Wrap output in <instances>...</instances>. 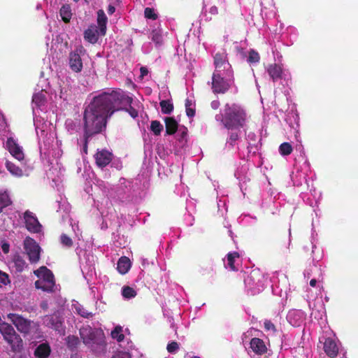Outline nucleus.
Returning a JSON list of instances; mask_svg holds the SVG:
<instances>
[{"label":"nucleus","mask_w":358,"mask_h":358,"mask_svg":"<svg viewBox=\"0 0 358 358\" xmlns=\"http://www.w3.org/2000/svg\"><path fill=\"white\" fill-rule=\"evenodd\" d=\"M132 101V98L122 92H104L96 96L84 111V133L92 136L101 133L106 127L108 117Z\"/></svg>","instance_id":"nucleus-1"},{"label":"nucleus","mask_w":358,"mask_h":358,"mask_svg":"<svg viewBox=\"0 0 358 358\" xmlns=\"http://www.w3.org/2000/svg\"><path fill=\"white\" fill-rule=\"evenodd\" d=\"M246 113L239 105H225V129H227L228 138L227 143L234 146L241 135V129L243 128L246 122Z\"/></svg>","instance_id":"nucleus-2"},{"label":"nucleus","mask_w":358,"mask_h":358,"mask_svg":"<svg viewBox=\"0 0 358 358\" xmlns=\"http://www.w3.org/2000/svg\"><path fill=\"white\" fill-rule=\"evenodd\" d=\"M80 338L83 343L94 352H100L103 350L106 343L103 334L92 328L90 325L83 326L80 329Z\"/></svg>","instance_id":"nucleus-3"},{"label":"nucleus","mask_w":358,"mask_h":358,"mask_svg":"<svg viewBox=\"0 0 358 358\" xmlns=\"http://www.w3.org/2000/svg\"><path fill=\"white\" fill-rule=\"evenodd\" d=\"M0 334L3 340L10 346L12 352L17 354L22 352L24 350L23 340L11 324L6 322H1Z\"/></svg>","instance_id":"nucleus-4"},{"label":"nucleus","mask_w":358,"mask_h":358,"mask_svg":"<svg viewBox=\"0 0 358 358\" xmlns=\"http://www.w3.org/2000/svg\"><path fill=\"white\" fill-rule=\"evenodd\" d=\"M7 318L16 327L20 333L24 336L29 334L31 329V320L16 313H8Z\"/></svg>","instance_id":"nucleus-5"},{"label":"nucleus","mask_w":358,"mask_h":358,"mask_svg":"<svg viewBox=\"0 0 358 358\" xmlns=\"http://www.w3.org/2000/svg\"><path fill=\"white\" fill-rule=\"evenodd\" d=\"M85 49L80 45L74 50L71 51L69 55V65L71 70L74 73H80L83 69L82 55L85 53Z\"/></svg>","instance_id":"nucleus-6"},{"label":"nucleus","mask_w":358,"mask_h":358,"mask_svg":"<svg viewBox=\"0 0 358 358\" xmlns=\"http://www.w3.org/2000/svg\"><path fill=\"white\" fill-rule=\"evenodd\" d=\"M24 248L31 263L39 261L41 248L34 239L27 237L24 241Z\"/></svg>","instance_id":"nucleus-7"},{"label":"nucleus","mask_w":358,"mask_h":358,"mask_svg":"<svg viewBox=\"0 0 358 358\" xmlns=\"http://www.w3.org/2000/svg\"><path fill=\"white\" fill-rule=\"evenodd\" d=\"M24 219L26 229L31 233H39L41 231V224L34 214L26 210L24 213Z\"/></svg>","instance_id":"nucleus-8"},{"label":"nucleus","mask_w":358,"mask_h":358,"mask_svg":"<svg viewBox=\"0 0 358 358\" xmlns=\"http://www.w3.org/2000/svg\"><path fill=\"white\" fill-rule=\"evenodd\" d=\"M6 146L10 154L19 161H22L24 158V155L22 150V148L19 145L16 141L9 137L7 138Z\"/></svg>","instance_id":"nucleus-9"},{"label":"nucleus","mask_w":358,"mask_h":358,"mask_svg":"<svg viewBox=\"0 0 358 358\" xmlns=\"http://www.w3.org/2000/svg\"><path fill=\"white\" fill-rule=\"evenodd\" d=\"M43 322L50 328H52L57 331H62L63 321L59 313H55L52 315H46L43 318Z\"/></svg>","instance_id":"nucleus-10"},{"label":"nucleus","mask_w":358,"mask_h":358,"mask_svg":"<svg viewBox=\"0 0 358 358\" xmlns=\"http://www.w3.org/2000/svg\"><path fill=\"white\" fill-rule=\"evenodd\" d=\"M96 164L100 167L103 168L108 165L113 159V154L106 149L98 150L94 155Z\"/></svg>","instance_id":"nucleus-11"},{"label":"nucleus","mask_w":358,"mask_h":358,"mask_svg":"<svg viewBox=\"0 0 358 358\" xmlns=\"http://www.w3.org/2000/svg\"><path fill=\"white\" fill-rule=\"evenodd\" d=\"M261 276L259 271H252L250 274L245 279V283L252 289H259L262 286L259 277Z\"/></svg>","instance_id":"nucleus-12"},{"label":"nucleus","mask_w":358,"mask_h":358,"mask_svg":"<svg viewBox=\"0 0 358 358\" xmlns=\"http://www.w3.org/2000/svg\"><path fill=\"white\" fill-rule=\"evenodd\" d=\"M212 89L215 94L224 92V78L215 70L212 78Z\"/></svg>","instance_id":"nucleus-13"},{"label":"nucleus","mask_w":358,"mask_h":358,"mask_svg":"<svg viewBox=\"0 0 358 358\" xmlns=\"http://www.w3.org/2000/svg\"><path fill=\"white\" fill-rule=\"evenodd\" d=\"M231 90L233 94L238 92V88L234 83V77L231 66L227 69H225V92Z\"/></svg>","instance_id":"nucleus-14"},{"label":"nucleus","mask_w":358,"mask_h":358,"mask_svg":"<svg viewBox=\"0 0 358 358\" xmlns=\"http://www.w3.org/2000/svg\"><path fill=\"white\" fill-rule=\"evenodd\" d=\"M324 350L329 357H334L338 354V348L332 338H327L324 343Z\"/></svg>","instance_id":"nucleus-15"},{"label":"nucleus","mask_w":358,"mask_h":358,"mask_svg":"<svg viewBox=\"0 0 358 358\" xmlns=\"http://www.w3.org/2000/svg\"><path fill=\"white\" fill-rule=\"evenodd\" d=\"M34 273L40 278L38 280H44L50 282H55V278L52 272L45 266H41L34 271Z\"/></svg>","instance_id":"nucleus-16"},{"label":"nucleus","mask_w":358,"mask_h":358,"mask_svg":"<svg viewBox=\"0 0 358 358\" xmlns=\"http://www.w3.org/2000/svg\"><path fill=\"white\" fill-rule=\"evenodd\" d=\"M51 353V348L48 343H43L38 345L34 350L36 358H48Z\"/></svg>","instance_id":"nucleus-17"},{"label":"nucleus","mask_w":358,"mask_h":358,"mask_svg":"<svg viewBox=\"0 0 358 358\" xmlns=\"http://www.w3.org/2000/svg\"><path fill=\"white\" fill-rule=\"evenodd\" d=\"M267 72L273 82L282 78V68L277 64H270L267 68Z\"/></svg>","instance_id":"nucleus-18"},{"label":"nucleus","mask_w":358,"mask_h":358,"mask_svg":"<svg viewBox=\"0 0 358 358\" xmlns=\"http://www.w3.org/2000/svg\"><path fill=\"white\" fill-rule=\"evenodd\" d=\"M166 133L168 135L174 134L178 128V123L173 117H166L164 119Z\"/></svg>","instance_id":"nucleus-19"},{"label":"nucleus","mask_w":358,"mask_h":358,"mask_svg":"<svg viewBox=\"0 0 358 358\" xmlns=\"http://www.w3.org/2000/svg\"><path fill=\"white\" fill-rule=\"evenodd\" d=\"M250 348L257 354L262 355L266 350L264 341L258 338H253L250 341Z\"/></svg>","instance_id":"nucleus-20"},{"label":"nucleus","mask_w":358,"mask_h":358,"mask_svg":"<svg viewBox=\"0 0 358 358\" xmlns=\"http://www.w3.org/2000/svg\"><path fill=\"white\" fill-rule=\"evenodd\" d=\"M13 203L10 195L7 190H0V213Z\"/></svg>","instance_id":"nucleus-21"},{"label":"nucleus","mask_w":358,"mask_h":358,"mask_svg":"<svg viewBox=\"0 0 358 358\" xmlns=\"http://www.w3.org/2000/svg\"><path fill=\"white\" fill-rule=\"evenodd\" d=\"M84 38L90 43H96L98 41V31L96 27H90L84 32Z\"/></svg>","instance_id":"nucleus-22"},{"label":"nucleus","mask_w":358,"mask_h":358,"mask_svg":"<svg viewBox=\"0 0 358 358\" xmlns=\"http://www.w3.org/2000/svg\"><path fill=\"white\" fill-rule=\"evenodd\" d=\"M131 267V262L130 259L125 257H121L118 262L117 265V269L121 274H125L127 273Z\"/></svg>","instance_id":"nucleus-23"},{"label":"nucleus","mask_w":358,"mask_h":358,"mask_svg":"<svg viewBox=\"0 0 358 358\" xmlns=\"http://www.w3.org/2000/svg\"><path fill=\"white\" fill-rule=\"evenodd\" d=\"M107 21L108 19L104 11L103 10H99L97 11V23L101 35L106 34Z\"/></svg>","instance_id":"nucleus-24"},{"label":"nucleus","mask_w":358,"mask_h":358,"mask_svg":"<svg viewBox=\"0 0 358 358\" xmlns=\"http://www.w3.org/2000/svg\"><path fill=\"white\" fill-rule=\"evenodd\" d=\"M59 15L64 22L69 23L73 15L71 6L69 4H64L60 8Z\"/></svg>","instance_id":"nucleus-25"},{"label":"nucleus","mask_w":358,"mask_h":358,"mask_svg":"<svg viewBox=\"0 0 358 358\" xmlns=\"http://www.w3.org/2000/svg\"><path fill=\"white\" fill-rule=\"evenodd\" d=\"M239 261V254L236 252H229L227 255L228 266L231 271H238V266L239 263L236 262Z\"/></svg>","instance_id":"nucleus-26"},{"label":"nucleus","mask_w":358,"mask_h":358,"mask_svg":"<svg viewBox=\"0 0 358 358\" xmlns=\"http://www.w3.org/2000/svg\"><path fill=\"white\" fill-rule=\"evenodd\" d=\"M55 285V282H50L44 280H36L35 282L36 288L48 292H53Z\"/></svg>","instance_id":"nucleus-27"},{"label":"nucleus","mask_w":358,"mask_h":358,"mask_svg":"<svg viewBox=\"0 0 358 358\" xmlns=\"http://www.w3.org/2000/svg\"><path fill=\"white\" fill-rule=\"evenodd\" d=\"M46 102V97L43 92L34 94L32 97V103L37 107L40 108L44 106Z\"/></svg>","instance_id":"nucleus-28"},{"label":"nucleus","mask_w":358,"mask_h":358,"mask_svg":"<svg viewBox=\"0 0 358 358\" xmlns=\"http://www.w3.org/2000/svg\"><path fill=\"white\" fill-rule=\"evenodd\" d=\"M161 110L163 114H171L173 110V104L170 100H162L159 102Z\"/></svg>","instance_id":"nucleus-29"},{"label":"nucleus","mask_w":358,"mask_h":358,"mask_svg":"<svg viewBox=\"0 0 358 358\" xmlns=\"http://www.w3.org/2000/svg\"><path fill=\"white\" fill-rule=\"evenodd\" d=\"M6 167L13 176H21L22 175V170L11 162H6Z\"/></svg>","instance_id":"nucleus-30"},{"label":"nucleus","mask_w":358,"mask_h":358,"mask_svg":"<svg viewBox=\"0 0 358 358\" xmlns=\"http://www.w3.org/2000/svg\"><path fill=\"white\" fill-rule=\"evenodd\" d=\"M14 266L15 268L16 271L17 272H22L24 268L26 267V262L23 259L22 257L17 255L14 257Z\"/></svg>","instance_id":"nucleus-31"},{"label":"nucleus","mask_w":358,"mask_h":358,"mask_svg":"<svg viewBox=\"0 0 358 358\" xmlns=\"http://www.w3.org/2000/svg\"><path fill=\"white\" fill-rule=\"evenodd\" d=\"M122 294L126 299H131L136 296V292L129 286H124L122 287Z\"/></svg>","instance_id":"nucleus-32"},{"label":"nucleus","mask_w":358,"mask_h":358,"mask_svg":"<svg viewBox=\"0 0 358 358\" xmlns=\"http://www.w3.org/2000/svg\"><path fill=\"white\" fill-rule=\"evenodd\" d=\"M150 129L155 135L159 136L163 130V126L159 121L153 120L151 122Z\"/></svg>","instance_id":"nucleus-33"},{"label":"nucleus","mask_w":358,"mask_h":358,"mask_svg":"<svg viewBox=\"0 0 358 358\" xmlns=\"http://www.w3.org/2000/svg\"><path fill=\"white\" fill-rule=\"evenodd\" d=\"M122 329L121 327H116L112 331L111 336L113 338L117 339V341H122L124 338V334L122 333Z\"/></svg>","instance_id":"nucleus-34"},{"label":"nucleus","mask_w":358,"mask_h":358,"mask_svg":"<svg viewBox=\"0 0 358 358\" xmlns=\"http://www.w3.org/2000/svg\"><path fill=\"white\" fill-rule=\"evenodd\" d=\"M280 152L282 155H289L292 151V147L289 143H283L280 145Z\"/></svg>","instance_id":"nucleus-35"},{"label":"nucleus","mask_w":358,"mask_h":358,"mask_svg":"<svg viewBox=\"0 0 358 358\" xmlns=\"http://www.w3.org/2000/svg\"><path fill=\"white\" fill-rule=\"evenodd\" d=\"M151 38L153 42L157 45H161L162 43V36L157 30H153L151 33Z\"/></svg>","instance_id":"nucleus-36"},{"label":"nucleus","mask_w":358,"mask_h":358,"mask_svg":"<svg viewBox=\"0 0 358 358\" xmlns=\"http://www.w3.org/2000/svg\"><path fill=\"white\" fill-rule=\"evenodd\" d=\"M214 64L215 66L216 70L218 68H221L224 64V60L222 57V55L220 53H217L214 57Z\"/></svg>","instance_id":"nucleus-37"},{"label":"nucleus","mask_w":358,"mask_h":358,"mask_svg":"<svg viewBox=\"0 0 358 358\" xmlns=\"http://www.w3.org/2000/svg\"><path fill=\"white\" fill-rule=\"evenodd\" d=\"M144 15L148 19L156 20L157 18V15L155 13L154 9L151 8H145Z\"/></svg>","instance_id":"nucleus-38"},{"label":"nucleus","mask_w":358,"mask_h":358,"mask_svg":"<svg viewBox=\"0 0 358 358\" xmlns=\"http://www.w3.org/2000/svg\"><path fill=\"white\" fill-rule=\"evenodd\" d=\"M60 240H61V243H62V245H64L66 247L70 248L73 245V241L71 240V238L69 236H68L65 234H63L61 235Z\"/></svg>","instance_id":"nucleus-39"},{"label":"nucleus","mask_w":358,"mask_h":358,"mask_svg":"<svg viewBox=\"0 0 358 358\" xmlns=\"http://www.w3.org/2000/svg\"><path fill=\"white\" fill-rule=\"evenodd\" d=\"M259 55L258 52H255L253 50H251L249 52V57L248 58V61L251 63L258 62L259 60Z\"/></svg>","instance_id":"nucleus-40"},{"label":"nucleus","mask_w":358,"mask_h":358,"mask_svg":"<svg viewBox=\"0 0 358 358\" xmlns=\"http://www.w3.org/2000/svg\"><path fill=\"white\" fill-rule=\"evenodd\" d=\"M131 105V103L130 104L125 106L122 110H126L129 113L131 117H132L133 118H136L138 115V112Z\"/></svg>","instance_id":"nucleus-41"},{"label":"nucleus","mask_w":358,"mask_h":358,"mask_svg":"<svg viewBox=\"0 0 358 358\" xmlns=\"http://www.w3.org/2000/svg\"><path fill=\"white\" fill-rule=\"evenodd\" d=\"M179 349V344L172 341L167 345L166 350L169 353H175Z\"/></svg>","instance_id":"nucleus-42"},{"label":"nucleus","mask_w":358,"mask_h":358,"mask_svg":"<svg viewBox=\"0 0 358 358\" xmlns=\"http://www.w3.org/2000/svg\"><path fill=\"white\" fill-rule=\"evenodd\" d=\"M92 136H92V135H87V134L84 133L83 140V152L85 155L87 154L88 142L90 141V138Z\"/></svg>","instance_id":"nucleus-43"},{"label":"nucleus","mask_w":358,"mask_h":358,"mask_svg":"<svg viewBox=\"0 0 358 358\" xmlns=\"http://www.w3.org/2000/svg\"><path fill=\"white\" fill-rule=\"evenodd\" d=\"M10 282V281L9 280V275L7 273L0 271V283L3 285H6Z\"/></svg>","instance_id":"nucleus-44"},{"label":"nucleus","mask_w":358,"mask_h":358,"mask_svg":"<svg viewBox=\"0 0 358 358\" xmlns=\"http://www.w3.org/2000/svg\"><path fill=\"white\" fill-rule=\"evenodd\" d=\"M67 343L69 346L70 347H76L77 345L79 343L78 338L74 336H68L67 338Z\"/></svg>","instance_id":"nucleus-45"},{"label":"nucleus","mask_w":358,"mask_h":358,"mask_svg":"<svg viewBox=\"0 0 358 358\" xmlns=\"http://www.w3.org/2000/svg\"><path fill=\"white\" fill-rule=\"evenodd\" d=\"M264 327H265V329H266V330H268V331L271 330V331H273V332H275V331H276V329H275V327L274 324H273L270 320H266L264 321Z\"/></svg>","instance_id":"nucleus-46"},{"label":"nucleus","mask_w":358,"mask_h":358,"mask_svg":"<svg viewBox=\"0 0 358 358\" xmlns=\"http://www.w3.org/2000/svg\"><path fill=\"white\" fill-rule=\"evenodd\" d=\"M78 313L85 318H90L92 316V314L91 313L87 312V310L83 308H80L79 310H78Z\"/></svg>","instance_id":"nucleus-47"},{"label":"nucleus","mask_w":358,"mask_h":358,"mask_svg":"<svg viewBox=\"0 0 358 358\" xmlns=\"http://www.w3.org/2000/svg\"><path fill=\"white\" fill-rule=\"evenodd\" d=\"M111 358H131V357L129 353L119 352L113 355Z\"/></svg>","instance_id":"nucleus-48"},{"label":"nucleus","mask_w":358,"mask_h":358,"mask_svg":"<svg viewBox=\"0 0 358 358\" xmlns=\"http://www.w3.org/2000/svg\"><path fill=\"white\" fill-rule=\"evenodd\" d=\"M186 115L189 117H192L195 115V110L192 107L185 108Z\"/></svg>","instance_id":"nucleus-49"},{"label":"nucleus","mask_w":358,"mask_h":358,"mask_svg":"<svg viewBox=\"0 0 358 358\" xmlns=\"http://www.w3.org/2000/svg\"><path fill=\"white\" fill-rule=\"evenodd\" d=\"M140 78L142 79L144 76H147L148 73V70L145 66H141L140 68Z\"/></svg>","instance_id":"nucleus-50"},{"label":"nucleus","mask_w":358,"mask_h":358,"mask_svg":"<svg viewBox=\"0 0 358 358\" xmlns=\"http://www.w3.org/2000/svg\"><path fill=\"white\" fill-rule=\"evenodd\" d=\"M220 105V101H217V100L213 101L211 102V107H212L213 109H215V110L217 109V108H219Z\"/></svg>","instance_id":"nucleus-51"},{"label":"nucleus","mask_w":358,"mask_h":358,"mask_svg":"<svg viewBox=\"0 0 358 358\" xmlns=\"http://www.w3.org/2000/svg\"><path fill=\"white\" fill-rule=\"evenodd\" d=\"M107 11H108V13L110 14V15H112L115 13V8L114 6L110 4L108 6V9H107Z\"/></svg>","instance_id":"nucleus-52"},{"label":"nucleus","mask_w":358,"mask_h":358,"mask_svg":"<svg viewBox=\"0 0 358 358\" xmlns=\"http://www.w3.org/2000/svg\"><path fill=\"white\" fill-rule=\"evenodd\" d=\"M1 248L4 253H8L9 252V245L8 243H3Z\"/></svg>","instance_id":"nucleus-53"},{"label":"nucleus","mask_w":358,"mask_h":358,"mask_svg":"<svg viewBox=\"0 0 358 358\" xmlns=\"http://www.w3.org/2000/svg\"><path fill=\"white\" fill-rule=\"evenodd\" d=\"M215 119L217 121H220V122H222L224 121V116L222 114L220 113V114L216 115Z\"/></svg>","instance_id":"nucleus-54"},{"label":"nucleus","mask_w":358,"mask_h":358,"mask_svg":"<svg viewBox=\"0 0 358 358\" xmlns=\"http://www.w3.org/2000/svg\"><path fill=\"white\" fill-rule=\"evenodd\" d=\"M185 108H189V107H191L192 106V100L189 99H187L185 100Z\"/></svg>","instance_id":"nucleus-55"},{"label":"nucleus","mask_w":358,"mask_h":358,"mask_svg":"<svg viewBox=\"0 0 358 358\" xmlns=\"http://www.w3.org/2000/svg\"><path fill=\"white\" fill-rule=\"evenodd\" d=\"M41 308H43V310H46L48 309V303L46 301H42L41 303V305H40Z\"/></svg>","instance_id":"nucleus-56"},{"label":"nucleus","mask_w":358,"mask_h":358,"mask_svg":"<svg viewBox=\"0 0 358 358\" xmlns=\"http://www.w3.org/2000/svg\"><path fill=\"white\" fill-rule=\"evenodd\" d=\"M316 283H317V280L315 279H312L310 281V285L311 287H315L316 285Z\"/></svg>","instance_id":"nucleus-57"},{"label":"nucleus","mask_w":358,"mask_h":358,"mask_svg":"<svg viewBox=\"0 0 358 358\" xmlns=\"http://www.w3.org/2000/svg\"><path fill=\"white\" fill-rule=\"evenodd\" d=\"M185 135H187V132L186 131H182V137H184Z\"/></svg>","instance_id":"nucleus-58"},{"label":"nucleus","mask_w":358,"mask_h":358,"mask_svg":"<svg viewBox=\"0 0 358 358\" xmlns=\"http://www.w3.org/2000/svg\"><path fill=\"white\" fill-rule=\"evenodd\" d=\"M229 235L231 236L232 232L231 230L229 231Z\"/></svg>","instance_id":"nucleus-59"},{"label":"nucleus","mask_w":358,"mask_h":358,"mask_svg":"<svg viewBox=\"0 0 358 358\" xmlns=\"http://www.w3.org/2000/svg\"><path fill=\"white\" fill-rule=\"evenodd\" d=\"M80 0H73L74 2L77 3Z\"/></svg>","instance_id":"nucleus-60"}]
</instances>
